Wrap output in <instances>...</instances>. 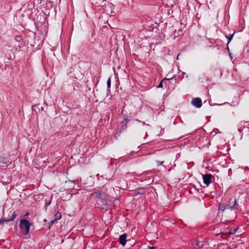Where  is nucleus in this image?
Returning <instances> with one entry per match:
<instances>
[{"instance_id":"obj_10","label":"nucleus","mask_w":249,"mask_h":249,"mask_svg":"<svg viewBox=\"0 0 249 249\" xmlns=\"http://www.w3.org/2000/svg\"><path fill=\"white\" fill-rule=\"evenodd\" d=\"M16 216H17V214L15 212H13V213L12 214L11 216L10 217V218L9 219H7V221L8 222L12 221L16 218Z\"/></svg>"},{"instance_id":"obj_23","label":"nucleus","mask_w":249,"mask_h":249,"mask_svg":"<svg viewBox=\"0 0 249 249\" xmlns=\"http://www.w3.org/2000/svg\"><path fill=\"white\" fill-rule=\"evenodd\" d=\"M200 248H195V249H200Z\"/></svg>"},{"instance_id":"obj_22","label":"nucleus","mask_w":249,"mask_h":249,"mask_svg":"<svg viewBox=\"0 0 249 249\" xmlns=\"http://www.w3.org/2000/svg\"><path fill=\"white\" fill-rule=\"evenodd\" d=\"M142 191H140V192H139V193H140V194H142Z\"/></svg>"},{"instance_id":"obj_13","label":"nucleus","mask_w":249,"mask_h":249,"mask_svg":"<svg viewBox=\"0 0 249 249\" xmlns=\"http://www.w3.org/2000/svg\"><path fill=\"white\" fill-rule=\"evenodd\" d=\"M167 80H169V79L164 78V79H162L160 81V82L159 84V85L157 86V88H162V87H163L162 82H164V81Z\"/></svg>"},{"instance_id":"obj_20","label":"nucleus","mask_w":249,"mask_h":249,"mask_svg":"<svg viewBox=\"0 0 249 249\" xmlns=\"http://www.w3.org/2000/svg\"><path fill=\"white\" fill-rule=\"evenodd\" d=\"M132 173H126L125 176H126V177L128 178V177H130L132 175Z\"/></svg>"},{"instance_id":"obj_2","label":"nucleus","mask_w":249,"mask_h":249,"mask_svg":"<svg viewBox=\"0 0 249 249\" xmlns=\"http://www.w3.org/2000/svg\"><path fill=\"white\" fill-rule=\"evenodd\" d=\"M126 123H127V119H125L124 120V122H123V124L124 123V124L122 125L121 128V129L118 128L116 129V132L114 135V136L116 138V139H117L118 138H119L122 132V130H124L126 129V128L127 127Z\"/></svg>"},{"instance_id":"obj_16","label":"nucleus","mask_w":249,"mask_h":249,"mask_svg":"<svg viewBox=\"0 0 249 249\" xmlns=\"http://www.w3.org/2000/svg\"><path fill=\"white\" fill-rule=\"evenodd\" d=\"M56 221L55 220V219H54L53 220H52L51 221H50L49 223V229H50L51 227V226L56 222Z\"/></svg>"},{"instance_id":"obj_11","label":"nucleus","mask_w":249,"mask_h":249,"mask_svg":"<svg viewBox=\"0 0 249 249\" xmlns=\"http://www.w3.org/2000/svg\"><path fill=\"white\" fill-rule=\"evenodd\" d=\"M236 231V229H231L230 231L228 233H224V234L226 235H231V234H235Z\"/></svg>"},{"instance_id":"obj_9","label":"nucleus","mask_w":249,"mask_h":249,"mask_svg":"<svg viewBox=\"0 0 249 249\" xmlns=\"http://www.w3.org/2000/svg\"><path fill=\"white\" fill-rule=\"evenodd\" d=\"M61 218V213L60 212H57L54 215V219L56 221L60 219Z\"/></svg>"},{"instance_id":"obj_24","label":"nucleus","mask_w":249,"mask_h":249,"mask_svg":"<svg viewBox=\"0 0 249 249\" xmlns=\"http://www.w3.org/2000/svg\"><path fill=\"white\" fill-rule=\"evenodd\" d=\"M43 107H41V110H43Z\"/></svg>"},{"instance_id":"obj_1","label":"nucleus","mask_w":249,"mask_h":249,"mask_svg":"<svg viewBox=\"0 0 249 249\" xmlns=\"http://www.w3.org/2000/svg\"><path fill=\"white\" fill-rule=\"evenodd\" d=\"M31 224L26 219H21L20 221L19 227L22 233L25 235L29 233Z\"/></svg>"},{"instance_id":"obj_8","label":"nucleus","mask_w":249,"mask_h":249,"mask_svg":"<svg viewBox=\"0 0 249 249\" xmlns=\"http://www.w3.org/2000/svg\"><path fill=\"white\" fill-rule=\"evenodd\" d=\"M237 204V200H234V203L232 206H230L229 204L226 205V209H230L231 210H232L235 209V206Z\"/></svg>"},{"instance_id":"obj_21","label":"nucleus","mask_w":249,"mask_h":249,"mask_svg":"<svg viewBox=\"0 0 249 249\" xmlns=\"http://www.w3.org/2000/svg\"><path fill=\"white\" fill-rule=\"evenodd\" d=\"M71 183V184H73V182H72L71 181V180H69V181H66V183Z\"/></svg>"},{"instance_id":"obj_14","label":"nucleus","mask_w":249,"mask_h":249,"mask_svg":"<svg viewBox=\"0 0 249 249\" xmlns=\"http://www.w3.org/2000/svg\"><path fill=\"white\" fill-rule=\"evenodd\" d=\"M226 209V206L225 205H220L219 207V210L221 211H224Z\"/></svg>"},{"instance_id":"obj_6","label":"nucleus","mask_w":249,"mask_h":249,"mask_svg":"<svg viewBox=\"0 0 249 249\" xmlns=\"http://www.w3.org/2000/svg\"><path fill=\"white\" fill-rule=\"evenodd\" d=\"M11 163L8 159L5 157H0V165L2 164H7V165Z\"/></svg>"},{"instance_id":"obj_5","label":"nucleus","mask_w":249,"mask_h":249,"mask_svg":"<svg viewBox=\"0 0 249 249\" xmlns=\"http://www.w3.org/2000/svg\"><path fill=\"white\" fill-rule=\"evenodd\" d=\"M127 235L126 233L123 234L119 236V243L122 246H124L126 242V237Z\"/></svg>"},{"instance_id":"obj_4","label":"nucleus","mask_w":249,"mask_h":249,"mask_svg":"<svg viewBox=\"0 0 249 249\" xmlns=\"http://www.w3.org/2000/svg\"><path fill=\"white\" fill-rule=\"evenodd\" d=\"M213 176L211 174H208L203 176V182L207 186L211 183V179Z\"/></svg>"},{"instance_id":"obj_7","label":"nucleus","mask_w":249,"mask_h":249,"mask_svg":"<svg viewBox=\"0 0 249 249\" xmlns=\"http://www.w3.org/2000/svg\"><path fill=\"white\" fill-rule=\"evenodd\" d=\"M104 195V193L101 191L95 192L91 194L92 196H93L97 198H100L102 197Z\"/></svg>"},{"instance_id":"obj_18","label":"nucleus","mask_w":249,"mask_h":249,"mask_svg":"<svg viewBox=\"0 0 249 249\" xmlns=\"http://www.w3.org/2000/svg\"><path fill=\"white\" fill-rule=\"evenodd\" d=\"M199 244H200V242H199V241H198L197 240L195 241V245H196V246H198V248H200L202 246V245H201V246H200Z\"/></svg>"},{"instance_id":"obj_15","label":"nucleus","mask_w":249,"mask_h":249,"mask_svg":"<svg viewBox=\"0 0 249 249\" xmlns=\"http://www.w3.org/2000/svg\"><path fill=\"white\" fill-rule=\"evenodd\" d=\"M111 86V78L109 77L107 81V88L109 89Z\"/></svg>"},{"instance_id":"obj_3","label":"nucleus","mask_w":249,"mask_h":249,"mask_svg":"<svg viewBox=\"0 0 249 249\" xmlns=\"http://www.w3.org/2000/svg\"><path fill=\"white\" fill-rule=\"evenodd\" d=\"M191 104L196 108H200L202 106V101L200 98H194L191 101Z\"/></svg>"},{"instance_id":"obj_12","label":"nucleus","mask_w":249,"mask_h":249,"mask_svg":"<svg viewBox=\"0 0 249 249\" xmlns=\"http://www.w3.org/2000/svg\"><path fill=\"white\" fill-rule=\"evenodd\" d=\"M234 33H233L232 35H231L230 36H226V37L228 39V43L227 45L230 42V41L231 40V39L233 38V36H234Z\"/></svg>"},{"instance_id":"obj_19","label":"nucleus","mask_w":249,"mask_h":249,"mask_svg":"<svg viewBox=\"0 0 249 249\" xmlns=\"http://www.w3.org/2000/svg\"><path fill=\"white\" fill-rule=\"evenodd\" d=\"M7 219L1 218L0 219V224L3 223L4 222H8Z\"/></svg>"},{"instance_id":"obj_17","label":"nucleus","mask_w":249,"mask_h":249,"mask_svg":"<svg viewBox=\"0 0 249 249\" xmlns=\"http://www.w3.org/2000/svg\"><path fill=\"white\" fill-rule=\"evenodd\" d=\"M163 162H164L163 160V161H159V160H156V164H157V166H160V165H162Z\"/></svg>"}]
</instances>
